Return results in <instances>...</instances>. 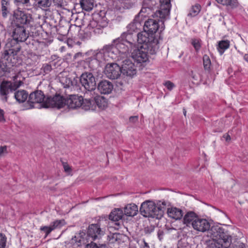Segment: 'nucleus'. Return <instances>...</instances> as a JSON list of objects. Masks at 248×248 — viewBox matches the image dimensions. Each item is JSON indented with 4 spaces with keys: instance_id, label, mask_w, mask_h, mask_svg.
I'll return each mask as SVG.
<instances>
[{
    "instance_id": "5701e85b",
    "label": "nucleus",
    "mask_w": 248,
    "mask_h": 248,
    "mask_svg": "<svg viewBox=\"0 0 248 248\" xmlns=\"http://www.w3.org/2000/svg\"><path fill=\"white\" fill-rule=\"evenodd\" d=\"M88 98H91V100L93 101V106H94V103H95L98 108L101 109L106 108L108 106L107 100L103 96L95 95V94L94 93L93 96H88ZM93 108L92 110L94 109L93 107Z\"/></svg>"
},
{
    "instance_id": "20e7f679",
    "label": "nucleus",
    "mask_w": 248,
    "mask_h": 248,
    "mask_svg": "<svg viewBox=\"0 0 248 248\" xmlns=\"http://www.w3.org/2000/svg\"><path fill=\"white\" fill-rule=\"evenodd\" d=\"M80 82L82 87L84 89L83 91L84 97L93 96L96 84L93 74L91 72H87L82 73L80 77Z\"/></svg>"
},
{
    "instance_id": "cd10ccee",
    "label": "nucleus",
    "mask_w": 248,
    "mask_h": 248,
    "mask_svg": "<svg viewBox=\"0 0 248 248\" xmlns=\"http://www.w3.org/2000/svg\"><path fill=\"white\" fill-rule=\"evenodd\" d=\"M139 18V16H136L133 21L127 26L126 31L129 33L133 34L134 32L137 31V30L140 27V23Z\"/></svg>"
},
{
    "instance_id": "4be33fe9",
    "label": "nucleus",
    "mask_w": 248,
    "mask_h": 248,
    "mask_svg": "<svg viewBox=\"0 0 248 248\" xmlns=\"http://www.w3.org/2000/svg\"><path fill=\"white\" fill-rule=\"evenodd\" d=\"M170 204L169 202L165 200L157 201L156 203H155V209L157 219L163 217L166 207L169 206Z\"/></svg>"
},
{
    "instance_id": "c03bdc74",
    "label": "nucleus",
    "mask_w": 248,
    "mask_h": 248,
    "mask_svg": "<svg viewBox=\"0 0 248 248\" xmlns=\"http://www.w3.org/2000/svg\"><path fill=\"white\" fill-rule=\"evenodd\" d=\"M201 10V6L199 4H196L195 6L192 7L189 14L188 16H197Z\"/></svg>"
},
{
    "instance_id": "b1692460",
    "label": "nucleus",
    "mask_w": 248,
    "mask_h": 248,
    "mask_svg": "<svg viewBox=\"0 0 248 248\" xmlns=\"http://www.w3.org/2000/svg\"><path fill=\"white\" fill-rule=\"evenodd\" d=\"M198 216L193 211H188L184 216L183 222L186 226L192 227L193 222L198 218Z\"/></svg>"
},
{
    "instance_id": "37998d69",
    "label": "nucleus",
    "mask_w": 248,
    "mask_h": 248,
    "mask_svg": "<svg viewBox=\"0 0 248 248\" xmlns=\"http://www.w3.org/2000/svg\"><path fill=\"white\" fill-rule=\"evenodd\" d=\"M203 64L205 70H210L211 62L209 57L207 55H204L203 56Z\"/></svg>"
},
{
    "instance_id": "e2e57ef3",
    "label": "nucleus",
    "mask_w": 248,
    "mask_h": 248,
    "mask_svg": "<svg viewBox=\"0 0 248 248\" xmlns=\"http://www.w3.org/2000/svg\"><path fill=\"white\" fill-rule=\"evenodd\" d=\"M223 138H224L226 139V140L227 141H229L231 140V137L228 134H225L223 135Z\"/></svg>"
},
{
    "instance_id": "69168bd1",
    "label": "nucleus",
    "mask_w": 248,
    "mask_h": 248,
    "mask_svg": "<svg viewBox=\"0 0 248 248\" xmlns=\"http://www.w3.org/2000/svg\"><path fill=\"white\" fill-rule=\"evenodd\" d=\"M117 234H113V236H112V239H115V241L117 240Z\"/></svg>"
},
{
    "instance_id": "864d4df0",
    "label": "nucleus",
    "mask_w": 248,
    "mask_h": 248,
    "mask_svg": "<svg viewBox=\"0 0 248 248\" xmlns=\"http://www.w3.org/2000/svg\"><path fill=\"white\" fill-rule=\"evenodd\" d=\"M6 237L0 233V248H4L6 246Z\"/></svg>"
},
{
    "instance_id": "4c0bfd02",
    "label": "nucleus",
    "mask_w": 248,
    "mask_h": 248,
    "mask_svg": "<svg viewBox=\"0 0 248 248\" xmlns=\"http://www.w3.org/2000/svg\"><path fill=\"white\" fill-rule=\"evenodd\" d=\"M217 3L223 5L230 6L232 8H236L238 5L237 0H215Z\"/></svg>"
},
{
    "instance_id": "338daca9",
    "label": "nucleus",
    "mask_w": 248,
    "mask_h": 248,
    "mask_svg": "<svg viewBox=\"0 0 248 248\" xmlns=\"http://www.w3.org/2000/svg\"><path fill=\"white\" fill-rule=\"evenodd\" d=\"M144 247H145L146 248H149L148 244L145 241H144Z\"/></svg>"
},
{
    "instance_id": "6e6d98bb",
    "label": "nucleus",
    "mask_w": 248,
    "mask_h": 248,
    "mask_svg": "<svg viewBox=\"0 0 248 248\" xmlns=\"http://www.w3.org/2000/svg\"><path fill=\"white\" fill-rule=\"evenodd\" d=\"M164 85L170 91L174 87V84L170 81H167L164 83Z\"/></svg>"
},
{
    "instance_id": "72a5a7b5",
    "label": "nucleus",
    "mask_w": 248,
    "mask_h": 248,
    "mask_svg": "<svg viewBox=\"0 0 248 248\" xmlns=\"http://www.w3.org/2000/svg\"><path fill=\"white\" fill-rule=\"evenodd\" d=\"M107 25V22H103L101 24L95 20H93L90 21L89 24L90 28L94 29V31L98 33L102 32V29Z\"/></svg>"
},
{
    "instance_id": "3c124183",
    "label": "nucleus",
    "mask_w": 248,
    "mask_h": 248,
    "mask_svg": "<svg viewBox=\"0 0 248 248\" xmlns=\"http://www.w3.org/2000/svg\"><path fill=\"white\" fill-rule=\"evenodd\" d=\"M52 69V66L51 64L49 63L44 64L41 68V70H42L45 74L49 73Z\"/></svg>"
},
{
    "instance_id": "6e6552de",
    "label": "nucleus",
    "mask_w": 248,
    "mask_h": 248,
    "mask_svg": "<svg viewBox=\"0 0 248 248\" xmlns=\"http://www.w3.org/2000/svg\"><path fill=\"white\" fill-rule=\"evenodd\" d=\"M13 16L16 26L28 25L32 19L31 15L21 10L19 8L14 11Z\"/></svg>"
},
{
    "instance_id": "9d476101",
    "label": "nucleus",
    "mask_w": 248,
    "mask_h": 248,
    "mask_svg": "<svg viewBox=\"0 0 248 248\" xmlns=\"http://www.w3.org/2000/svg\"><path fill=\"white\" fill-rule=\"evenodd\" d=\"M208 236L212 238L222 239L226 240L227 237L228 239L232 240V236L228 233L227 231L219 226H213L207 231Z\"/></svg>"
},
{
    "instance_id": "f257e3e1",
    "label": "nucleus",
    "mask_w": 248,
    "mask_h": 248,
    "mask_svg": "<svg viewBox=\"0 0 248 248\" xmlns=\"http://www.w3.org/2000/svg\"><path fill=\"white\" fill-rule=\"evenodd\" d=\"M93 101L91 98L83 99L82 96L69 94L66 98L59 93H56L52 98L48 99L45 106H53L57 108H63L65 105L69 108L77 109L81 108L84 110L93 109Z\"/></svg>"
},
{
    "instance_id": "412c9836",
    "label": "nucleus",
    "mask_w": 248,
    "mask_h": 248,
    "mask_svg": "<svg viewBox=\"0 0 248 248\" xmlns=\"http://www.w3.org/2000/svg\"><path fill=\"white\" fill-rule=\"evenodd\" d=\"M113 89V86L111 82L107 80L100 81L97 85V89L102 94H109Z\"/></svg>"
},
{
    "instance_id": "dca6fc26",
    "label": "nucleus",
    "mask_w": 248,
    "mask_h": 248,
    "mask_svg": "<svg viewBox=\"0 0 248 248\" xmlns=\"http://www.w3.org/2000/svg\"><path fill=\"white\" fill-rule=\"evenodd\" d=\"M122 74L129 77H133L136 74V68L135 64L129 60L123 61L121 67Z\"/></svg>"
},
{
    "instance_id": "9b49d317",
    "label": "nucleus",
    "mask_w": 248,
    "mask_h": 248,
    "mask_svg": "<svg viewBox=\"0 0 248 248\" xmlns=\"http://www.w3.org/2000/svg\"><path fill=\"white\" fill-rule=\"evenodd\" d=\"M161 3L160 9L155 13V16L159 18L158 21L164 24L165 19L169 16L170 10V0H160Z\"/></svg>"
},
{
    "instance_id": "39448f33",
    "label": "nucleus",
    "mask_w": 248,
    "mask_h": 248,
    "mask_svg": "<svg viewBox=\"0 0 248 248\" xmlns=\"http://www.w3.org/2000/svg\"><path fill=\"white\" fill-rule=\"evenodd\" d=\"M53 97H46L44 93L41 90H36L31 93L29 96V99L26 103L27 109H31L35 107V105L40 104L42 108H54L53 106H45L47 103L48 99Z\"/></svg>"
},
{
    "instance_id": "0e129e2a",
    "label": "nucleus",
    "mask_w": 248,
    "mask_h": 248,
    "mask_svg": "<svg viewBox=\"0 0 248 248\" xmlns=\"http://www.w3.org/2000/svg\"><path fill=\"white\" fill-rule=\"evenodd\" d=\"M244 60L248 62V54H246L244 56Z\"/></svg>"
},
{
    "instance_id": "4468645a",
    "label": "nucleus",
    "mask_w": 248,
    "mask_h": 248,
    "mask_svg": "<svg viewBox=\"0 0 248 248\" xmlns=\"http://www.w3.org/2000/svg\"><path fill=\"white\" fill-rule=\"evenodd\" d=\"M104 72L106 76L110 79H117L122 74L121 67L116 63L107 64Z\"/></svg>"
},
{
    "instance_id": "ea45409f",
    "label": "nucleus",
    "mask_w": 248,
    "mask_h": 248,
    "mask_svg": "<svg viewBox=\"0 0 248 248\" xmlns=\"http://www.w3.org/2000/svg\"><path fill=\"white\" fill-rule=\"evenodd\" d=\"M51 4V2L49 0H40L37 2L36 1L35 6H38L43 10H46L49 7Z\"/></svg>"
},
{
    "instance_id": "a211bd4d",
    "label": "nucleus",
    "mask_w": 248,
    "mask_h": 248,
    "mask_svg": "<svg viewBox=\"0 0 248 248\" xmlns=\"http://www.w3.org/2000/svg\"><path fill=\"white\" fill-rule=\"evenodd\" d=\"M13 37L16 42H24L28 37V34L23 26H16L13 32Z\"/></svg>"
},
{
    "instance_id": "5fc2aeb1",
    "label": "nucleus",
    "mask_w": 248,
    "mask_h": 248,
    "mask_svg": "<svg viewBox=\"0 0 248 248\" xmlns=\"http://www.w3.org/2000/svg\"><path fill=\"white\" fill-rule=\"evenodd\" d=\"M40 230L44 232L46 235L49 234L52 231V229H51L50 225L49 226H43L40 228Z\"/></svg>"
},
{
    "instance_id": "e433bc0d",
    "label": "nucleus",
    "mask_w": 248,
    "mask_h": 248,
    "mask_svg": "<svg viewBox=\"0 0 248 248\" xmlns=\"http://www.w3.org/2000/svg\"><path fill=\"white\" fill-rule=\"evenodd\" d=\"M61 82L64 88L72 90V88H74V83H76L77 81H72L69 78H63L61 79Z\"/></svg>"
},
{
    "instance_id": "774afa93",
    "label": "nucleus",
    "mask_w": 248,
    "mask_h": 248,
    "mask_svg": "<svg viewBox=\"0 0 248 248\" xmlns=\"http://www.w3.org/2000/svg\"><path fill=\"white\" fill-rule=\"evenodd\" d=\"M17 76H15L13 77L14 81H16V79L17 78Z\"/></svg>"
},
{
    "instance_id": "a19ab883",
    "label": "nucleus",
    "mask_w": 248,
    "mask_h": 248,
    "mask_svg": "<svg viewBox=\"0 0 248 248\" xmlns=\"http://www.w3.org/2000/svg\"><path fill=\"white\" fill-rule=\"evenodd\" d=\"M72 0H54V3L57 7L66 9Z\"/></svg>"
},
{
    "instance_id": "0eeeda50",
    "label": "nucleus",
    "mask_w": 248,
    "mask_h": 248,
    "mask_svg": "<svg viewBox=\"0 0 248 248\" xmlns=\"http://www.w3.org/2000/svg\"><path fill=\"white\" fill-rule=\"evenodd\" d=\"M136 37L138 44L141 45L140 46L147 45L148 47L149 48L154 46L155 44L157 46V50H158L159 41L157 39L155 38V35H151L144 31L138 33Z\"/></svg>"
},
{
    "instance_id": "2eb2a0df",
    "label": "nucleus",
    "mask_w": 248,
    "mask_h": 248,
    "mask_svg": "<svg viewBox=\"0 0 248 248\" xmlns=\"http://www.w3.org/2000/svg\"><path fill=\"white\" fill-rule=\"evenodd\" d=\"M113 43H115L118 54H121L127 56L134 49L130 46V44H126L124 41L122 40L120 38L114 40Z\"/></svg>"
},
{
    "instance_id": "ddd939ff",
    "label": "nucleus",
    "mask_w": 248,
    "mask_h": 248,
    "mask_svg": "<svg viewBox=\"0 0 248 248\" xmlns=\"http://www.w3.org/2000/svg\"><path fill=\"white\" fill-rule=\"evenodd\" d=\"M212 238L205 241V244L208 248H229L232 240L228 239Z\"/></svg>"
},
{
    "instance_id": "7c9ffc66",
    "label": "nucleus",
    "mask_w": 248,
    "mask_h": 248,
    "mask_svg": "<svg viewBox=\"0 0 248 248\" xmlns=\"http://www.w3.org/2000/svg\"><path fill=\"white\" fill-rule=\"evenodd\" d=\"M120 38L126 44H130V46L133 48H136V42L133 38V34H130L127 31L124 32L122 34Z\"/></svg>"
},
{
    "instance_id": "a18cd8bd",
    "label": "nucleus",
    "mask_w": 248,
    "mask_h": 248,
    "mask_svg": "<svg viewBox=\"0 0 248 248\" xmlns=\"http://www.w3.org/2000/svg\"><path fill=\"white\" fill-rule=\"evenodd\" d=\"M85 248H107V246L106 244L97 245L95 243L92 241L90 243L87 244Z\"/></svg>"
},
{
    "instance_id": "aec40b11",
    "label": "nucleus",
    "mask_w": 248,
    "mask_h": 248,
    "mask_svg": "<svg viewBox=\"0 0 248 248\" xmlns=\"http://www.w3.org/2000/svg\"><path fill=\"white\" fill-rule=\"evenodd\" d=\"M159 28L158 22L153 19H149L144 23L143 30L151 35H155Z\"/></svg>"
},
{
    "instance_id": "09e8293b",
    "label": "nucleus",
    "mask_w": 248,
    "mask_h": 248,
    "mask_svg": "<svg viewBox=\"0 0 248 248\" xmlns=\"http://www.w3.org/2000/svg\"><path fill=\"white\" fill-rule=\"evenodd\" d=\"M122 0H117L115 1L114 5L116 10L123 12L124 10L123 8Z\"/></svg>"
},
{
    "instance_id": "c85d7f7f",
    "label": "nucleus",
    "mask_w": 248,
    "mask_h": 248,
    "mask_svg": "<svg viewBox=\"0 0 248 248\" xmlns=\"http://www.w3.org/2000/svg\"><path fill=\"white\" fill-rule=\"evenodd\" d=\"M17 6H22L27 10L32 9L36 5V1L33 0H15Z\"/></svg>"
},
{
    "instance_id": "79ce46f5",
    "label": "nucleus",
    "mask_w": 248,
    "mask_h": 248,
    "mask_svg": "<svg viewBox=\"0 0 248 248\" xmlns=\"http://www.w3.org/2000/svg\"><path fill=\"white\" fill-rule=\"evenodd\" d=\"M86 62L88 63L89 66L93 69H94L98 65V61L95 56L91 57L86 59Z\"/></svg>"
},
{
    "instance_id": "7ed1b4c3",
    "label": "nucleus",
    "mask_w": 248,
    "mask_h": 248,
    "mask_svg": "<svg viewBox=\"0 0 248 248\" xmlns=\"http://www.w3.org/2000/svg\"><path fill=\"white\" fill-rule=\"evenodd\" d=\"M148 47L147 45L140 46L138 47L136 46V48L133 49L131 52V57L138 63H142L146 62L148 60V54L152 55L155 54L157 51V46L156 44Z\"/></svg>"
},
{
    "instance_id": "bb28decb",
    "label": "nucleus",
    "mask_w": 248,
    "mask_h": 248,
    "mask_svg": "<svg viewBox=\"0 0 248 248\" xmlns=\"http://www.w3.org/2000/svg\"><path fill=\"white\" fill-rule=\"evenodd\" d=\"M123 215L122 210L121 209H115L110 213L109 216V219L111 221L116 222V225H119V221L122 219Z\"/></svg>"
},
{
    "instance_id": "c756f323",
    "label": "nucleus",
    "mask_w": 248,
    "mask_h": 248,
    "mask_svg": "<svg viewBox=\"0 0 248 248\" xmlns=\"http://www.w3.org/2000/svg\"><path fill=\"white\" fill-rule=\"evenodd\" d=\"M155 4V1L154 0H144L143 7L138 16H140L142 13H146L149 11H151Z\"/></svg>"
},
{
    "instance_id": "58836bf2",
    "label": "nucleus",
    "mask_w": 248,
    "mask_h": 248,
    "mask_svg": "<svg viewBox=\"0 0 248 248\" xmlns=\"http://www.w3.org/2000/svg\"><path fill=\"white\" fill-rule=\"evenodd\" d=\"M230 42L228 40L221 41L218 43L217 49L220 54H222L225 50L229 48Z\"/></svg>"
},
{
    "instance_id": "c9c22d12",
    "label": "nucleus",
    "mask_w": 248,
    "mask_h": 248,
    "mask_svg": "<svg viewBox=\"0 0 248 248\" xmlns=\"http://www.w3.org/2000/svg\"><path fill=\"white\" fill-rule=\"evenodd\" d=\"M10 0H1V15L5 18L10 13Z\"/></svg>"
},
{
    "instance_id": "13d9d810",
    "label": "nucleus",
    "mask_w": 248,
    "mask_h": 248,
    "mask_svg": "<svg viewBox=\"0 0 248 248\" xmlns=\"http://www.w3.org/2000/svg\"><path fill=\"white\" fill-rule=\"evenodd\" d=\"M62 165L64 171L66 172L69 173L71 170V169L69 165L65 162H62Z\"/></svg>"
},
{
    "instance_id": "6ab92c4d",
    "label": "nucleus",
    "mask_w": 248,
    "mask_h": 248,
    "mask_svg": "<svg viewBox=\"0 0 248 248\" xmlns=\"http://www.w3.org/2000/svg\"><path fill=\"white\" fill-rule=\"evenodd\" d=\"M104 56L109 58L111 59H115L117 58L118 51L117 49L115 43H112L104 46L102 49Z\"/></svg>"
},
{
    "instance_id": "de8ad7c7",
    "label": "nucleus",
    "mask_w": 248,
    "mask_h": 248,
    "mask_svg": "<svg viewBox=\"0 0 248 248\" xmlns=\"http://www.w3.org/2000/svg\"><path fill=\"white\" fill-rule=\"evenodd\" d=\"M122 3L124 10L129 9L134 5V2L130 0H122Z\"/></svg>"
},
{
    "instance_id": "1a4fd4ad",
    "label": "nucleus",
    "mask_w": 248,
    "mask_h": 248,
    "mask_svg": "<svg viewBox=\"0 0 248 248\" xmlns=\"http://www.w3.org/2000/svg\"><path fill=\"white\" fill-rule=\"evenodd\" d=\"M140 214L145 217L157 218L155 203L152 201H146L142 203L140 208Z\"/></svg>"
},
{
    "instance_id": "bf43d9fd",
    "label": "nucleus",
    "mask_w": 248,
    "mask_h": 248,
    "mask_svg": "<svg viewBox=\"0 0 248 248\" xmlns=\"http://www.w3.org/2000/svg\"><path fill=\"white\" fill-rule=\"evenodd\" d=\"M138 116H133L130 117L129 120L130 122L135 123L138 121Z\"/></svg>"
},
{
    "instance_id": "49530a36",
    "label": "nucleus",
    "mask_w": 248,
    "mask_h": 248,
    "mask_svg": "<svg viewBox=\"0 0 248 248\" xmlns=\"http://www.w3.org/2000/svg\"><path fill=\"white\" fill-rule=\"evenodd\" d=\"M62 222L63 220H56L53 221L50 225L51 229L53 231L57 228H60L62 225Z\"/></svg>"
},
{
    "instance_id": "2f4dec72",
    "label": "nucleus",
    "mask_w": 248,
    "mask_h": 248,
    "mask_svg": "<svg viewBox=\"0 0 248 248\" xmlns=\"http://www.w3.org/2000/svg\"><path fill=\"white\" fill-rule=\"evenodd\" d=\"M124 212L126 216L134 217L137 214L138 208L135 204H129L125 207Z\"/></svg>"
},
{
    "instance_id": "8fccbe9b",
    "label": "nucleus",
    "mask_w": 248,
    "mask_h": 248,
    "mask_svg": "<svg viewBox=\"0 0 248 248\" xmlns=\"http://www.w3.org/2000/svg\"><path fill=\"white\" fill-rule=\"evenodd\" d=\"M155 228V226L153 225L147 226L144 229V232L145 234H150L154 231Z\"/></svg>"
},
{
    "instance_id": "f704fd0d",
    "label": "nucleus",
    "mask_w": 248,
    "mask_h": 248,
    "mask_svg": "<svg viewBox=\"0 0 248 248\" xmlns=\"http://www.w3.org/2000/svg\"><path fill=\"white\" fill-rule=\"evenodd\" d=\"M29 95L25 90H19L15 93L14 97L19 103H23L27 99Z\"/></svg>"
},
{
    "instance_id": "423d86ee",
    "label": "nucleus",
    "mask_w": 248,
    "mask_h": 248,
    "mask_svg": "<svg viewBox=\"0 0 248 248\" xmlns=\"http://www.w3.org/2000/svg\"><path fill=\"white\" fill-rule=\"evenodd\" d=\"M21 81H11L3 80L0 84V98L3 102H6L8 100V94L10 92H13L18 88L22 84Z\"/></svg>"
},
{
    "instance_id": "a878e982",
    "label": "nucleus",
    "mask_w": 248,
    "mask_h": 248,
    "mask_svg": "<svg viewBox=\"0 0 248 248\" xmlns=\"http://www.w3.org/2000/svg\"><path fill=\"white\" fill-rule=\"evenodd\" d=\"M167 214L169 217L175 220L180 219L183 216V211L176 207L168 208Z\"/></svg>"
},
{
    "instance_id": "f3484780",
    "label": "nucleus",
    "mask_w": 248,
    "mask_h": 248,
    "mask_svg": "<svg viewBox=\"0 0 248 248\" xmlns=\"http://www.w3.org/2000/svg\"><path fill=\"white\" fill-rule=\"evenodd\" d=\"M192 228L195 231L204 232L210 228V223L207 219L198 217L196 221L193 222Z\"/></svg>"
},
{
    "instance_id": "052dcab7",
    "label": "nucleus",
    "mask_w": 248,
    "mask_h": 248,
    "mask_svg": "<svg viewBox=\"0 0 248 248\" xmlns=\"http://www.w3.org/2000/svg\"><path fill=\"white\" fill-rule=\"evenodd\" d=\"M4 114V112L3 110L0 108V122H4L5 121Z\"/></svg>"
},
{
    "instance_id": "4d7b16f0",
    "label": "nucleus",
    "mask_w": 248,
    "mask_h": 248,
    "mask_svg": "<svg viewBox=\"0 0 248 248\" xmlns=\"http://www.w3.org/2000/svg\"><path fill=\"white\" fill-rule=\"evenodd\" d=\"M7 147L6 146L0 147V156H2L4 154L7 153Z\"/></svg>"
},
{
    "instance_id": "680f3d73",
    "label": "nucleus",
    "mask_w": 248,
    "mask_h": 248,
    "mask_svg": "<svg viewBox=\"0 0 248 248\" xmlns=\"http://www.w3.org/2000/svg\"><path fill=\"white\" fill-rule=\"evenodd\" d=\"M163 235L164 232L162 231L159 230L157 232V236L160 241H161L163 239Z\"/></svg>"
},
{
    "instance_id": "393cba45",
    "label": "nucleus",
    "mask_w": 248,
    "mask_h": 248,
    "mask_svg": "<svg viewBox=\"0 0 248 248\" xmlns=\"http://www.w3.org/2000/svg\"><path fill=\"white\" fill-rule=\"evenodd\" d=\"M86 236V233L83 231H80L78 233H77L70 240V243L74 246L79 247L81 246L82 244H84L85 242V237Z\"/></svg>"
},
{
    "instance_id": "f8f14e48",
    "label": "nucleus",
    "mask_w": 248,
    "mask_h": 248,
    "mask_svg": "<svg viewBox=\"0 0 248 248\" xmlns=\"http://www.w3.org/2000/svg\"><path fill=\"white\" fill-rule=\"evenodd\" d=\"M104 234L105 231L101 228L99 224H92L89 226L87 235L89 238H91L92 240L100 239Z\"/></svg>"
},
{
    "instance_id": "473e14b6",
    "label": "nucleus",
    "mask_w": 248,
    "mask_h": 248,
    "mask_svg": "<svg viewBox=\"0 0 248 248\" xmlns=\"http://www.w3.org/2000/svg\"><path fill=\"white\" fill-rule=\"evenodd\" d=\"M94 0H79V5L83 10L89 12L94 7Z\"/></svg>"
},
{
    "instance_id": "f03ea898",
    "label": "nucleus",
    "mask_w": 248,
    "mask_h": 248,
    "mask_svg": "<svg viewBox=\"0 0 248 248\" xmlns=\"http://www.w3.org/2000/svg\"><path fill=\"white\" fill-rule=\"evenodd\" d=\"M20 50L19 47L9 46L8 45L0 52V78L9 73L12 67L17 62V55Z\"/></svg>"
},
{
    "instance_id": "603ef678",
    "label": "nucleus",
    "mask_w": 248,
    "mask_h": 248,
    "mask_svg": "<svg viewBox=\"0 0 248 248\" xmlns=\"http://www.w3.org/2000/svg\"><path fill=\"white\" fill-rule=\"evenodd\" d=\"M191 44L195 49V50L198 52L201 47V43L199 40L197 39H193L192 40Z\"/></svg>"
}]
</instances>
